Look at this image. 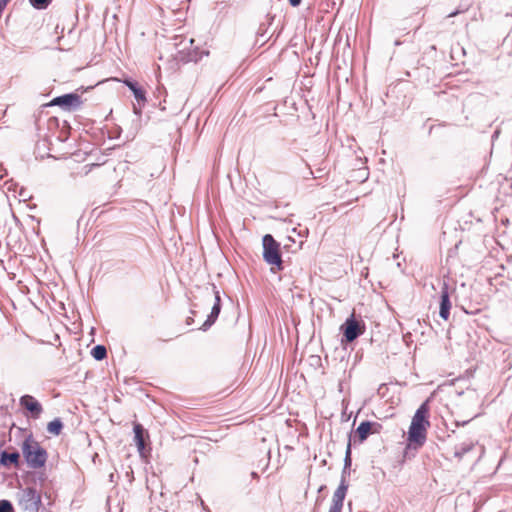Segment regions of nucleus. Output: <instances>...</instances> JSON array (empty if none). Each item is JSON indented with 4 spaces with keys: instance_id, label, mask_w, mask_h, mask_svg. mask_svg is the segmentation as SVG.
Wrapping results in <instances>:
<instances>
[{
    "instance_id": "obj_1",
    "label": "nucleus",
    "mask_w": 512,
    "mask_h": 512,
    "mask_svg": "<svg viewBox=\"0 0 512 512\" xmlns=\"http://www.w3.org/2000/svg\"><path fill=\"white\" fill-rule=\"evenodd\" d=\"M23 457L27 465L32 469H40L45 466L48 454L47 451L36 441L32 434H29L21 445Z\"/></svg>"
},
{
    "instance_id": "obj_2",
    "label": "nucleus",
    "mask_w": 512,
    "mask_h": 512,
    "mask_svg": "<svg viewBox=\"0 0 512 512\" xmlns=\"http://www.w3.org/2000/svg\"><path fill=\"white\" fill-rule=\"evenodd\" d=\"M428 407L423 403L415 412L408 431V440L419 446L423 445L426 440V430L430 423L427 420Z\"/></svg>"
},
{
    "instance_id": "obj_3",
    "label": "nucleus",
    "mask_w": 512,
    "mask_h": 512,
    "mask_svg": "<svg viewBox=\"0 0 512 512\" xmlns=\"http://www.w3.org/2000/svg\"><path fill=\"white\" fill-rule=\"evenodd\" d=\"M263 259L269 265H275L278 270L283 269L280 254V245L272 235L266 234L262 239Z\"/></svg>"
},
{
    "instance_id": "obj_4",
    "label": "nucleus",
    "mask_w": 512,
    "mask_h": 512,
    "mask_svg": "<svg viewBox=\"0 0 512 512\" xmlns=\"http://www.w3.org/2000/svg\"><path fill=\"white\" fill-rule=\"evenodd\" d=\"M19 506L26 512H38L41 496L36 489L27 487L19 493Z\"/></svg>"
},
{
    "instance_id": "obj_5",
    "label": "nucleus",
    "mask_w": 512,
    "mask_h": 512,
    "mask_svg": "<svg viewBox=\"0 0 512 512\" xmlns=\"http://www.w3.org/2000/svg\"><path fill=\"white\" fill-rule=\"evenodd\" d=\"M343 335L347 342H352L364 332V325L357 321L352 314L341 326Z\"/></svg>"
},
{
    "instance_id": "obj_6",
    "label": "nucleus",
    "mask_w": 512,
    "mask_h": 512,
    "mask_svg": "<svg viewBox=\"0 0 512 512\" xmlns=\"http://www.w3.org/2000/svg\"><path fill=\"white\" fill-rule=\"evenodd\" d=\"M81 104L82 101L78 94L68 93L52 99L49 106H60L64 110L70 111L79 108Z\"/></svg>"
},
{
    "instance_id": "obj_7",
    "label": "nucleus",
    "mask_w": 512,
    "mask_h": 512,
    "mask_svg": "<svg viewBox=\"0 0 512 512\" xmlns=\"http://www.w3.org/2000/svg\"><path fill=\"white\" fill-rule=\"evenodd\" d=\"M347 490L348 484L343 479L342 481H340L338 488L335 490L333 494L332 504L329 508V512H341Z\"/></svg>"
},
{
    "instance_id": "obj_8",
    "label": "nucleus",
    "mask_w": 512,
    "mask_h": 512,
    "mask_svg": "<svg viewBox=\"0 0 512 512\" xmlns=\"http://www.w3.org/2000/svg\"><path fill=\"white\" fill-rule=\"evenodd\" d=\"M450 309H451V302H450V296L448 291V284L446 282H443L442 288H441V295H440V309H439V316L443 320H448L450 316Z\"/></svg>"
},
{
    "instance_id": "obj_9",
    "label": "nucleus",
    "mask_w": 512,
    "mask_h": 512,
    "mask_svg": "<svg viewBox=\"0 0 512 512\" xmlns=\"http://www.w3.org/2000/svg\"><path fill=\"white\" fill-rule=\"evenodd\" d=\"M381 424L377 422H369L363 421L356 429V434L359 438L360 442H363L367 439L369 434L371 433H379L381 429Z\"/></svg>"
},
{
    "instance_id": "obj_10",
    "label": "nucleus",
    "mask_w": 512,
    "mask_h": 512,
    "mask_svg": "<svg viewBox=\"0 0 512 512\" xmlns=\"http://www.w3.org/2000/svg\"><path fill=\"white\" fill-rule=\"evenodd\" d=\"M20 405L28 410L34 418H38L43 411L41 404L31 395L22 396Z\"/></svg>"
},
{
    "instance_id": "obj_11",
    "label": "nucleus",
    "mask_w": 512,
    "mask_h": 512,
    "mask_svg": "<svg viewBox=\"0 0 512 512\" xmlns=\"http://www.w3.org/2000/svg\"><path fill=\"white\" fill-rule=\"evenodd\" d=\"M133 431H134V440H135L137 449H138L139 453H142L143 450L145 449L144 437H145L146 431L143 428V426L139 423L134 424Z\"/></svg>"
},
{
    "instance_id": "obj_12",
    "label": "nucleus",
    "mask_w": 512,
    "mask_h": 512,
    "mask_svg": "<svg viewBox=\"0 0 512 512\" xmlns=\"http://www.w3.org/2000/svg\"><path fill=\"white\" fill-rule=\"evenodd\" d=\"M123 83L132 91L138 103L146 102V92L136 82L126 79Z\"/></svg>"
},
{
    "instance_id": "obj_13",
    "label": "nucleus",
    "mask_w": 512,
    "mask_h": 512,
    "mask_svg": "<svg viewBox=\"0 0 512 512\" xmlns=\"http://www.w3.org/2000/svg\"><path fill=\"white\" fill-rule=\"evenodd\" d=\"M19 458H20V454L17 451L12 452V453L3 451L0 456V463L3 466H8L9 464H14L15 466H18Z\"/></svg>"
},
{
    "instance_id": "obj_14",
    "label": "nucleus",
    "mask_w": 512,
    "mask_h": 512,
    "mask_svg": "<svg viewBox=\"0 0 512 512\" xmlns=\"http://www.w3.org/2000/svg\"><path fill=\"white\" fill-rule=\"evenodd\" d=\"M220 311H221V304L214 303L213 307L211 309V313L208 315V317H207L206 321L203 323L201 329L205 331L212 324H214V322L216 321V319L219 316Z\"/></svg>"
},
{
    "instance_id": "obj_15",
    "label": "nucleus",
    "mask_w": 512,
    "mask_h": 512,
    "mask_svg": "<svg viewBox=\"0 0 512 512\" xmlns=\"http://www.w3.org/2000/svg\"><path fill=\"white\" fill-rule=\"evenodd\" d=\"M473 448L474 443L472 441L463 442L455 446L454 456L461 459L466 453L470 452Z\"/></svg>"
},
{
    "instance_id": "obj_16",
    "label": "nucleus",
    "mask_w": 512,
    "mask_h": 512,
    "mask_svg": "<svg viewBox=\"0 0 512 512\" xmlns=\"http://www.w3.org/2000/svg\"><path fill=\"white\" fill-rule=\"evenodd\" d=\"M63 428V424L60 419L56 418L48 423L47 431L54 435H59Z\"/></svg>"
},
{
    "instance_id": "obj_17",
    "label": "nucleus",
    "mask_w": 512,
    "mask_h": 512,
    "mask_svg": "<svg viewBox=\"0 0 512 512\" xmlns=\"http://www.w3.org/2000/svg\"><path fill=\"white\" fill-rule=\"evenodd\" d=\"M91 355L94 357L95 360H103L107 355L106 347L103 345H96L91 350Z\"/></svg>"
},
{
    "instance_id": "obj_18",
    "label": "nucleus",
    "mask_w": 512,
    "mask_h": 512,
    "mask_svg": "<svg viewBox=\"0 0 512 512\" xmlns=\"http://www.w3.org/2000/svg\"><path fill=\"white\" fill-rule=\"evenodd\" d=\"M52 0H29L30 4L36 9H45Z\"/></svg>"
},
{
    "instance_id": "obj_19",
    "label": "nucleus",
    "mask_w": 512,
    "mask_h": 512,
    "mask_svg": "<svg viewBox=\"0 0 512 512\" xmlns=\"http://www.w3.org/2000/svg\"><path fill=\"white\" fill-rule=\"evenodd\" d=\"M0 512H14L11 502L8 500H0Z\"/></svg>"
},
{
    "instance_id": "obj_20",
    "label": "nucleus",
    "mask_w": 512,
    "mask_h": 512,
    "mask_svg": "<svg viewBox=\"0 0 512 512\" xmlns=\"http://www.w3.org/2000/svg\"><path fill=\"white\" fill-rule=\"evenodd\" d=\"M351 444L349 443L347 446V450L345 453L344 466L345 469H349L351 466Z\"/></svg>"
},
{
    "instance_id": "obj_21",
    "label": "nucleus",
    "mask_w": 512,
    "mask_h": 512,
    "mask_svg": "<svg viewBox=\"0 0 512 512\" xmlns=\"http://www.w3.org/2000/svg\"><path fill=\"white\" fill-rule=\"evenodd\" d=\"M212 293L214 295V303H218V304H221V297H220V293L219 291L217 290L216 286L215 285H212Z\"/></svg>"
},
{
    "instance_id": "obj_22",
    "label": "nucleus",
    "mask_w": 512,
    "mask_h": 512,
    "mask_svg": "<svg viewBox=\"0 0 512 512\" xmlns=\"http://www.w3.org/2000/svg\"><path fill=\"white\" fill-rule=\"evenodd\" d=\"M99 165L98 164H90V165H85L83 167V170H84V174L87 175L89 172H91V170L94 168V167H98Z\"/></svg>"
},
{
    "instance_id": "obj_23",
    "label": "nucleus",
    "mask_w": 512,
    "mask_h": 512,
    "mask_svg": "<svg viewBox=\"0 0 512 512\" xmlns=\"http://www.w3.org/2000/svg\"><path fill=\"white\" fill-rule=\"evenodd\" d=\"M288 1H289L290 5L293 7H297L301 3V0H288Z\"/></svg>"
},
{
    "instance_id": "obj_24",
    "label": "nucleus",
    "mask_w": 512,
    "mask_h": 512,
    "mask_svg": "<svg viewBox=\"0 0 512 512\" xmlns=\"http://www.w3.org/2000/svg\"><path fill=\"white\" fill-rule=\"evenodd\" d=\"M348 469H345V466L343 467V471H342V477H341V481L344 479L346 481V474H348Z\"/></svg>"
},
{
    "instance_id": "obj_25",
    "label": "nucleus",
    "mask_w": 512,
    "mask_h": 512,
    "mask_svg": "<svg viewBox=\"0 0 512 512\" xmlns=\"http://www.w3.org/2000/svg\"><path fill=\"white\" fill-rule=\"evenodd\" d=\"M10 0H0V3L6 7L7 3L9 2Z\"/></svg>"
},
{
    "instance_id": "obj_26",
    "label": "nucleus",
    "mask_w": 512,
    "mask_h": 512,
    "mask_svg": "<svg viewBox=\"0 0 512 512\" xmlns=\"http://www.w3.org/2000/svg\"><path fill=\"white\" fill-rule=\"evenodd\" d=\"M134 112H135L136 114H140V110H139V109H137L136 107H134Z\"/></svg>"
},
{
    "instance_id": "obj_27",
    "label": "nucleus",
    "mask_w": 512,
    "mask_h": 512,
    "mask_svg": "<svg viewBox=\"0 0 512 512\" xmlns=\"http://www.w3.org/2000/svg\"><path fill=\"white\" fill-rule=\"evenodd\" d=\"M457 14V12H453L449 15V17H452V16H455Z\"/></svg>"
}]
</instances>
